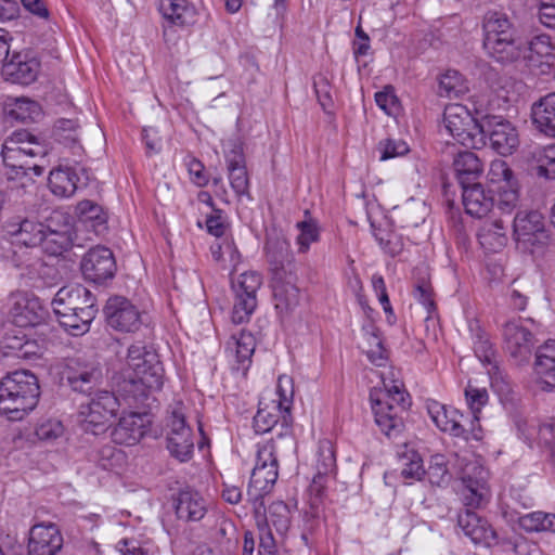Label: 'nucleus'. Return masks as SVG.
Segmentation results:
<instances>
[{
    "instance_id": "f257e3e1",
    "label": "nucleus",
    "mask_w": 555,
    "mask_h": 555,
    "mask_svg": "<svg viewBox=\"0 0 555 555\" xmlns=\"http://www.w3.org/2000/svg\"><path fill=\"white\" fill-rule=\"evenodd\" d=\"M163 384L164 369L158 354L141 343L128 348L126 366L113 377L114 387L130 408L144 404Z\"/></svg>"
},
{
    "instance_id": "f03ea898",
    "label": "nucleus",
    "mask_w": 555,
    "mask_h": 555,
    "mask_svg": "<svg viewBox=\"0 0 555 555\" xmlns=\"http://www.w3.org/2000/svg\"><path fill=\"white\" fill-rule=\"evenodd\" d=\"M52 306L60 324L75 336L86 333L98 313L95 297L80 284L60 288Z\"/></svg>"
},
{
    "instance_id": "7ed1b4c3",
    "label": "nucleus",
    "mask_w": 555,
    "mask_h": 555,
    "mask_svg": "<svg viewBox=\"0 0 555 555\" xmlns=\"http://www.w3.org/2000/svg\"><path fill=\"white\" fill-rule=\"evenodd\" d=\"M482 28L483 48L490 57L502 64L520 60L524 40L507 14L489 11L483 17Z\"/></svg>"
},
{
    "instance_id": "20e7f679",
    "label": "nucleus",
    "mask_w": 555,
    "mask_h": 555,
    "mask_svg": "<svg viewBox=\"0 0 555 555\" xmlns=\"http://www.w3.org/2000/svg\"><path fill=\"white\" fill-rule=\"evenodd\" d=\"M40 387L35 374L15 371L0 382V412L11 420H22L39 401Z\"/></svg>"
},
{
    "instance_id": "39448f33",
    "label": "nucleus",
    "mask_w": 555,
    "mask_h": 555,
    "mask_svg": "<svg viewBox=\"0 0 555 555\" xmlns=\"http://www.w3.org/2000/svg\"><path fill=\"white\" fill-rule=\"evenodd\" d=\"M384 391L375 398L371 393L372 409L375 422L380 430L389 438H397L404 429V415L411 405V399L402 385L384 382Z\"/></svg>"
},
{
    "instance_id": "423d86ee",
    "label": "nucleus",
    "mask_w": 555,
    "mask_h": 555,
    "mask_svg": "<svg viewBox=\"0 0 555 555\" xmlns=\"http://www.w3.org/2000/svg\"><path fill=\"white\" fill-rule=\"evenodd\" d=\"M23 138H27L26 130H16L2 144L1 156L4 166L9 169L7 175L10 179L26 177L30 173L40 177L46 169L47 146L35 145L27 152L21 151L18 143L24 142Z\"/></svg>"
},
{
    "instance_id": "0eeeda50",
    "label": "nucleus",
    "mask_w": 555,
    "mask_h": 555,
    "mask_svg": "<svg viewBox=\"0 0 555 555\" xmlns=\"http://www.w3.org/2000/svg\"><path fill=\"white\" fill-rule=\"evenodd\" d=\"M279 476V464L273 441L259 446L256 465L247 488V501L258 516L264 514V496L271 492Z\"/></svg>"
},
{
    "instance_id": "6e6552de",
    "label": "nucleus",
    "mask_w": 555,
    "mask_h": 555,
    "mask_svg": "<svg viewBox=\"0 0 555 555\" xmlns=\"http://www.w3.org/2000/svg\"><path fill=\"white\" fill-rule=\"evenodd\" d=\"M279 476V464L273 441L259 446L256 465L247 488V501L258 516L264 514V496L271 492Z\"/></svg>"
},
{
    "instance_id": "1a4fd4ad",
    "label": "nucleus",
    "mask_w": 555,
    "mask_h": 555,
    "mask_svg": "<svg viewBox=\"0 0 555 555\" xmlns=\"http://www.w3.org/2000/svg\"><path fill=\"white\" fill-rule=\"evenodd\" d=\"M122 403L130 408L117 390H98L90 402L80 408L85 430L94 435L102 433L117 415Z\"/></svg>"
},
{
    "instance_id": "9d476101",
    "label": "nucleus",
    "mask_w": 555,
    "mask_h": 555,
    "mask_svg": "<svg viewBox=\"0 0 555 555\" xmlns=\"http://www.w3.org/2000/svg\"><path fill=\"white\" fill-rule=\"evenodd\" d=\"M513 236L518 247L530 254L542 251L551 242L545 220L537 210L516 214L513 222Z\"/></svg>"
},
{
    "instance_id": "9b49d317",
    "label": "nucleus",
    "mask_w": 555,
    "mask_h": 555,
    "mask_svg": "<svg viewBox=\"0 0 555 555\" xmlns=\"http://www.w3.org/2000/svg\"><path fill=\"white\" fill-rule=\"evenodd\" d=\"M443 121L450 134L463 146L476 150L483 147L480 119L473 117L465 106L460 104L448 106L443 114Z\"/></svg>"
},
{
    "instance_id": "f8f14e48",
    "label": "nucleus",
    "mask_w": 555,
    "mask_h": 555,
    "mask_svg": "<svg viewBox=\"0 0 555 555\" xmlns=\"http://www.w3.org/2000/svg\"><path fill=\"white\" fill-rule=\"evenodd\" d=\"M262 285V278L259 273L249 271L231 281V287L234 294L232 321L235 324H242L250 319L257 308V293Z\"/></svg>"
},
{
    "instance_id": "ddd939ff",
    "label": "nucleus",
    "mask_w": 555,
    "mask_h": 555,
    "mask_svg": "<svg viewBox=\"0 0 555 555\" xmlns=\"http://www.w3.org/2000/svg\"><path fill=\"white\" fill-rule=\"evenodd\" d=\"M491 188L489 193L494 196V206L502 215H509L519 202L518 191L513 181L514 175L505 162H493L489 171Z\"/></svg>"
},
{
    "instance_id": "4468645a",
    "label": "nucleus",
    "mask_w": 555,
    "mask_h": 555,
    "mask_svg": "<svg viewBox=\"0 0 555 555\" xmlns=\"http://www.w3.org/2000/svg\"><path fill=\"white\" fill-rule=\"evenodd\" d=\"M480 127L483 134V146L489 138L490 144L500 155L513 154L519 145L516 128L501 116L486 115L480 118Z\"/></svg>"
},
{
    "instance_id": "2eb2a0df",
    "label": "nucleus",
    "mask_w": 555,
    "mask_h": 555,
    "mask_svg": "<svg viewBox=\"0 0 555 555\" xmlns=\"http://www.w3.org/2000/svg\"><path fill=\"white\" fill-rule=\"evenodd\" d=\"M266 250L272 286L296 284L297 275L289 245L283 240H271L267 242Z\"/></svg>"
},
{
    "instance_id": "dca6fc26",
    "label": "nucleus",
    "mask_w": 555,
    "mask_h": 555,
    "mask_svg": "<svg viewBox=\"0 0 555 555\" xmlns=\"http://www.w3.org/2000/svg\"><path fill=\"white\" fill-rule=\"evenodd\" d=\"M167 448L171 455L181 462L188 461L194 448L193 435L186 425L182 403L172 409L168 422Z\"/></svg>"
},
{
    "instance_id": "f3484780",
    "label": "nucleus",
    "mask_w": 555,
    "mask_h": 555,
    "mask_svg": "<svg viewBox=\"0 0 555 555\" xmlns=\"http://www.w3.org/2000/svg\"><path fill=\"white\" fill-rule=\"evenodd\" d=\"M64 378L74 391L91 395L92 390L102 383L103 374L99 364L80 358L68 359Z\"/></svg>"
},
{
    "instance_id": "a211bd4d",
    "label": "nucleus",
    "mask_w": 555,
    "mask_h": 555,
    "mask_svg": "<svg viewBox=\"0 0 555 555\" xmlns=\"http://www.w3.org/2000/svg\"><path fill=\"white\" fill-rule=\"evenodd\" d=\"M107 324L119 332H135L142 325L141 312L124 296L108 298L104 307Z\"/></svg>"
},
{
    "instance_id": "6ab92c4d",
    "label": "nucleus",
    "mask_w": 555,
    "mask_h": 555,
    "mask_svg": "<svg viewBox=\"0 0 555 555\" xmlns=\"http://www.w3.org/2000/svg\"><path fill=\"white\" fill-rule=\"evenodd\" d=\"M506 350L516 365L527 364L534 347V337L519 321L511 320L503 325Z\"/></svg>"
},
{
    "instance_id": "aec40b11",
    "label": "nucleus",
    "mask_w": 555,
    "mask_h": 555,
    "mask_svg": "<svg viewBox=\"0 0 555 555\" xmlns=\"http://www.w3.org/2000/svg\"><path fill=\"white\" fill-rule=\"evenodd\" d=\"M80 269L86 280L102 284L115 275L116 262L114 255L107 247L96 246L91 248L82 257Z\"/></svg>"
},
{
    "instance_id": "412c9836",
    "label": "nucleus",
    "mask_w": 555,
    "mask_h": 555,
    "mask_svg": "<svg viewBox=\"0 0 555 555\" xmlns=\"http://www.w3.org/2000/svg\"><path fill=\"white\" fill-rule=\"evenodd\" d=\"M488 472L476 464L467 466L462 477V498L464 505L480 508L490 500V489L487 482Z\"/></svg>"
},
{
    "instance_id": "4be33fe9",
    "label": "nucleus",
    "mask_w": 555,
    "mask_h": 555,
    "mask_svg": "<svg viewBox=\"0 0 555 555\" xmlns=\"http://www.w3.org/2000/svg\"><path fill=\"white\" fill-rule=\"evenodd\" d=\"M63 535L53 522H40L29 530L28 555H57L63 547Z\"/></svg>"
},
{
    "instance_id": "5701e85b",
    "label": "nucleus",
    "mask_w": 555,
    "mask_h": 555,
    "mask_svg": "<svg viewBox=\"0 0 555 555\" xmlns=\"http://www.w3.org/2000/svg\"><path fill=\"white\" fill-rule=\"evenodd\" d=\"M44 224L26 216L14 215L4 223V230L15 243L36 247L44 240Z\"/></svg>"
},
{
    "instance_id": "b1692460",
    "label": "nucleus",
    "mask_w": 555,
    "mask_h": 555,
    "mask_svg": "<svg viewBox=\"0 0 555 555\" xmlns=\"http://www.w3.org/2000/svg\"><path fill=\"white\" fill-rule=\"evenodd\" d=\"M524 47L520 59L526 60L530 66H545L547 70L542 68L541 72L555 76V47L548 36L540 35L529 42L524 40Z\"/></svg>"
},
{
    "instance_id": "393cba45",
    "label": "nucleus",
    "mask_w": 555,
    "mask_h": 555,
    "mask_svg": "<svg viewBox=\"0 0 555 555\" xmlns=\"http://www.w3.org/2000/svg\"><path fill=\"white\" fill-rule=\"evenodd\" d=\"M39 62L27 53L14 52L2 64V75L13 83L29 85L37 78Z\"/></svg>"
},
{
    "instance_id": "a878e982",
    "label": "nucleus",
    "mask_w": 555,
    "mask_h": 555,
    "mask_svg": "<svg viewBox=\"0 0 555 555\" xmlns=\"http://www.w3.org/2000/svg\"><path fill=\"white\" fill-rule=\"evenodd\" d=\"M533 371L542 391L555 390V340H547L537 349Z\"/></svg>"
},
{
    "instance_id": "bb28decb",
    "label": "nucleus",
    "mask_w": 555,
    "mask_h": 555,
    "mask_svg": "<svg viewBox=\"0 0 555 555\" xmlns=\"http://www.w3.org/2000/svg\"><path fill=\"white\" fill-rule=\"evenodd\" d=\"M230 184L237 196L249 195V179L246 169L243 142L235 140L225 155Z\"/></svg>"
},
{
    "instance_id": "cd10ccee",
    "label": "nucleus",
    "mask_w": 555,
    "mask_h": 555,
    "mask_svg": "<svg viewBox=\"0 0 555 555\" xmlns=\"http://www.w3.org/2000/svg\"><path fill=\"white\" fill-rule=\"evenodd\" d=\"M146 415L131 412L119 418L112 431L113 440L118 444L133 446L146 433Z\"/></svg>"
},
{
    "instance_id": "c85d7f7f",
    "label": "nucleus",
    "mask_w": 555,
    "mask_h": 555,
    "mask_svg": "<svg viewBox=\"0 0 555 555\" xmlns=\"http://www.w3.org/2000/svg\"><path fill=\"white\" fill-rule=\"evenodd\" d=\"M457 525L476 544L483 543L490 545L496 539L495 531L487 520L481 518L470 508H466L457 516Z\"/></svg>"
},
{
    "instance_id": "c756f323",
    "label": "nucleus",
    "mask_w": 555,
    "mask_h": 555,
    "mask_svg": "<svg viewBox=\"0 0 555 555\" xmlns=\"http://www.w3.org/2000/svg\"><path fill=\"white\" fill-rule=\"evenodd\" d=\"M428 413L440 430L449 433L454 437H462L466 440L468 439L467 430L462 424L464 416L457 410L447 408L446 405L435 401L428 405Z\"/></svg>"
},
{
    "instance_id": "7c9ffc66",
    "label": "nucleus",
    "mask_w": 555,
    "mask_h": 555,
    "mask_svg": "<svg viewBox=\"0 0 555 555\" xmlns=\"http://www.w3.org/2000/svg\"><path fill=\"white\" fill-rule=\"evenodd\" d=\"M462 197L466 212L473 217L482 218L495 211L494 195L486 193L478 182L462 186Z\"/></svg>"
},
{
    "instance_id": "2f4dec72",
    "label": "nucleus",
    "mask_w": 555,
    "mask_h": 555,
    "mask_svg": "<svg viewBox=\"0 0 555 555\" xmlns=\"http://www.w3.org/2000/svg\"><path fill=\"white\" fill-rule=\"evenodd\" d=\"M507 220L496 218L495 211L486 220L479 230L478 238L483 248L489 251H499L507 245Z\"/></svg>"
},
{
    "instance_id": "473e14b6",
    "label": "nucleus",
    "mask_w": 555,
    "mask_h": 555,
    "mask_svg": "<svg viewBox=\"0 0 555 555\" xmlns=\"http://www.w3.org/2000/svg\"><path fill=\"white\" fill-rule=\"evenodd\" d=\"M531 116L533 125L541 133L555 138V92L534 102Z\"/></svg>"
},
{
    "instance_id": "72a5a7b5",
    "label": "nucleus",
    "mask_w": 555,
    "mask_h": 555,
    "mask_svg": "<svg viewBox=\"0 0 555 555\" xmlns=\"http://www.w3.org/2000/svg\"><path fill=\"white\" fill-rule=\"evenodd\" d=\"M254 515L257 521V527L259 529V535L262 534V532L271 531V527H273L281 534L286 532L289 528V509L287 505L282 501L272 503L268 511L264 507L263 516H258L255 513Z\"/></svg>"
},
{
    "instance_id": "f704fd0d",
    "label": "nucleus",
    "mask_w": 555,
    "mask_h": 555,
    "mask_svg": "<svg viewBox=\"0 0 555 555\" xmlns=\"http://www.w3.org/2000/svg\"><path fill=\"white\" fill-rule=\"evenodd\" d=\"M453 168L461 188L476 183L483 171L481 160L470 151L459 152L454 157Z\"/></svg>"
},
{
    "instance_id": "c9c22d12",
    "label": "nucleus",
    "mask_w": 555,
    "mask_h": 555,
    "mask_svg": "<svg viewBox=\"0 0 555 555\" xmlns=\"http://www.w3.org/2000/svg\"><path fill=\"white\" fill-rule=\"evenodd\" d=\"M13 321L21 327L37 326L46 321L48 311L37 298L16 301L11 309Z\"/></svg>"
},
{
    "instance_id": "e433bc0d",
    "label": "nucleus",
    "mask_w": 555,
    "mask_h": 555,
    "mask_svg": "<svg viewBox=\"0 0 555 555\" xmlns=\"http://www.w3.org/2000/svg\"><path fill=\"white\" fill-rule=\"evenodd\" d=\"M207 512L205 500L198 492L184 490L176 500V514L178 518L186 521H198Z\"/></svg>"
},
{
    "instance_id": "4c0bfd02",
    "label": "nucleus",
    "mask_w": 555,
    "mask_h": 555,
    "mask_svg": "<svg viewBox=\"0 0 555 555\" xmlns=\"http://www.w3.org/2000/svg\"><path fill=\"white\" fill-rule=\"evenodd\" d=\"M78 176L72 167H59L49 175L48 184L51 192L61 197H69L75 194L78 185Z\"/></svg>"
},
{
    "instance_id": "58836bf2",
    "label": "nucleus",
    "mask_w": 555,
    "mask_h": 555,
    "mask_svg": "<svg viewBox=\"0 0 555 555\" xmlns=\"http://www.w3.org/2000/svg\"><path fill=\"white\" fill-rule=\"evenodd\" d=\"M160 10L165 18L179 26H189L196 21L194 7L185 0H162Z\"/></svg>"
},
{
    "instance_id": "ea45409f",
    "label": "nucleus",
    "mask_w": 555,
    "mask_h": 555,
    "mask_svg": "<svg viewBox=\"0 0 555 555\" xmlns=\"http://www.w3.org/2000/svg\"><path fill=\"white\" fill-rule=\"evenodd\" d=\"M361 348L373 364L377 366L385 365L387 361L386 350L383 347L378 331L373 324L363 326Z\"/></svg>"
},
{
    "instance_id": "a19ab883",
    "label": "nucleus",
    "mask_w": 555,
    "mask_h": 555,
    "mask_svg": "<svg viewBox=\"0 0 555 555\" xmlns=\"http://www.w3.org/2000/svg\"><path fill=\"white\" fill-rule=\"evenodd\" d=\"M76 214L81 223L91 227L95 233L106 230L107 214L96 203L85 199L76 206Z\"/></svg>"
},
{
    "instance_id": "79ce46f5",
    "label": "nucleus",
    "mask_w": 555,
    "mask_h": 555,
    "mask_svg": "<svg viewBox=\"0 0 555 555\" xmlns=\"http://www.w3.org/2000/svg\"><path fill=\"white\" fill-rule=\"evenodd\" d=\"M8 115L22 122L36 121L42 116V109L38 102L28 98L11 99L7 104Z\"/></svg>"
},
{
    "instance_id": "37998d69",
    "label": "nucleus",
    "mask_w": 555,
    "mask_h": 555,
    "mask_svg": "<svg viewBox=\"0 0 555 555\" xmlns=\"http://www.w3.org/2000/svg\"><path fill=\"white\" fill-rule=\"evenodd\" d=\"M531 159L538 177L555 180V144L535 147Z\"/></svg>"
},
{
    "instance_id": "c03bdc74",
    "label": "nucleus",
    "mask_w": 555,
    "mask_h": 555,
    "mask_svg": "<svg viewBox=\"0 0 555 555\" xmlns=\"http://www.w3.org/2000/svg\"><path fill=\"white\" fill-rule=\"evenodd\" d=\"M275 309L280 313L293 311L299 304V288L296 284L272 286Z\"/></svg>"
},
{
    "instance_id": "a18cd8bd",
    "label": "nucleus",
    "mask_w": 555,
    "mask_h": 555,
    "mask_svg": "<svg viewBox=\"0 0 555 555\" xmlns=\"http://www.w3.org/2000/svg\"><path fill=\"white\" fill-rule=\"evenodd\" d=\"M467 91V82L457 70H448L440 77L438 90L440 96L456 99Z\"/></svg>"
},
{
    "instance_id": "49530a36",
    "label": "nucleus",
    "mask_w": 555,
    "mask_h": 555,
    "mask_svg": "<svg viewBox=\"0 0 555 555\" xmlns=\"http://www.w3.org/2000/svg\"><path fill=\"white\" fill-rule=\"evenodd\" d=\"M327 478L315 475L308 488L309 509L305 512V516L311 519L319 518L321 505L325 496Z\"/></svg>"
},
{
    "instance_id": "de8ad7c7",
    "label": "nucleus",
    "mask_w": 555,
    "mask_h": 555,
    "mask_svg": "<svg viewBox=\"0 0 555 555\" xmlns=\"http://www.w3.org/2000/svg\"><path fill=\"white\" fill-rule=\"evenodd\" d=\"M327 478L315 475L308 488L309 509L305 512V516L311 519L319 518L321 505L325 496Z\"/></svg>"
},
{
    "instance_id": "09e8293b",
    "label": "nucleus",
    "mask_w": 555,
    "mask_h": 555,
    "mask_svg": "<svg viewBox=\"0 0 555 555\" xmlns=\"http://www.w3.org/2000/svg\"><path fill=\"white\" fill-rule=\"evenodd\" d=\"M255 347V338L250 333L241 332L238 337L233 335L228 341V349L235 353L237 362L240 363H245L250 360Z\"/></svg>"
},
{
    "instance_id": "8fccbe9b",
    "label": "nucleus",
    "mask_w": 555,
    "mask_h": 555,
    "mask_svg": "<svg viewBox=\"0 0 555 555\" xmlns=\"http://www.w3.org/2000/svg\"><path fill=\"white\" fill-rule=\"evenodd\" d=\"M520 525L527 531H550L555 533V514L533 512L522 516Z\"/></svg>"
},
{
    "instance_id": "3c124183",
    "label": "nucleus",
    "mask_w": 555,
    "mask_h": 555,
    "mask_svg": "<svg viewBox=\"0 0 555 555\" xmlns=\"http://www.w3.org/2000/svg\"><path fill=\"white\" fill-rule=\"evenodd\" d=\"M401 475L405 479L421 480L425 475L423 467V460L421 455L414 450H406L400 455Z\"/></svg>"
},
{
    "instance_id": "603ef678",
    "label": "nucleus",
    "mask_w": 555,
    "mask_h": 555,
    "mask_svg": "<svg viewBox=\"0 0 555 555\" xmlns=\"http://www.w3.org/2000/svg\"><path fill=\"white\" fill-rule=\"evenodd\" d=\"M474 351L476 357L492 369H498L496 352L490 343L488 336L480 330L475 335Z\"/></svg>"
},
{
    "instance_id": "864d4df0",
    "label": "nucleus",
    "mask_w": 555,
    "mask_h": 555,
    "mask_svg": "<svg viewBox=\"0 0 555 555\" xmlns=\"http://www.w3.org/2000/svg\"><path fill=\"white\" fill-rule=\"evenodd\" d=\"M77 128L75 120L60 119L54 127V135L60 143L73 147L78 142Z\"/></svg>"
},
{
    "instance_id": "5fc2aeb1",
    "label": "nucleus",
    "mask_w": 555,
    "mask_h": 555,
    "mask_svg": "<svg viewBox=\"0 0 555 555\" xmlns=\"http://www.w3.org/2000/svg\"><path fill=\"white\" fill-rule=\"evenodd\" d=\"M425 474L428 476V479L431 485L441 486L447 483L450 479L447 463L444 456L441 454H436L431 457L430 464Z\"/></svg>"
},
{
    "instance_id": "6e6d98bb",
    "label": "nucleus",
    "mask_w": 555,
    "mask_h": 555,
    "mask_svg": "<svg viewBox=\"0 0 555 555\" xmlns=\"http://www.w3.org/2000/svg\"><path fill=\"white\" fill-rule=\"evenodd\" d=\"M39 246H42V248L51 255H60L67 249L68 237L65 233L47 230L44 227V240Z\"/></svg>"
},
{
    "instance_id": "4d7b16f0",
    "label": "nucleus",
    "mask_w": 555,
    "mask_h": 555,
    "mask_svg": "<svg viewBox=\"0 0 555 555\" xmlns=\"http://www.w3.org/2000/svg\"><path fill=\"white\" fill-rule=\"evenodd\" d=\"M64 433L62 423L57 420H46L38 424L36 436L43 441H52L61 437Z\"/></svg>"
},
{
    "instance_id": "13d9d810",
    "label": "nucleus",
    "mask_w": 555,
    "mask_h": 555,
    "mask_svg": "<svg viewBox=\"0 0 555 555\" xmlns=\"http://www.w3.org/2000/svg\"><path fill=\"white\" fill-rule=\"evenodd\" d=\"M465 397L469 409L474 413L475 418H477L476 414L480 412L481 408L488 402L489 396L487 389L477 388L468 384L465 388Z\"/></svg>"
},
{
    "instance_id": "bf43d9fd",
    "label": "nucleus",
    "mask_w": 555,
    "mask_h": 555,
    "mask_svg": "<svg viewBox=\"0 0 555 555\" xmlns=\"http://www.w3.org/2000/svg\"><path fill=\"white\" fill-rule=\"evenodd\" d=\"M375 101L387 115H395L399 108V101L391 86H386L383 91L377 92Z\"/></svg>"
},
{
    "instance_id": "052dcab7",
    "label": "nucleus",
    "mask_w": 555,
    "mask_h": 555,
    "mask_svg": "<svg viewBox=\"0 0 555 555\" xmlns=\"http://www.w3.org/2000/svg\"><path fill=\"white\" fill-rule=\"evenodd\" d=\"M276 423L278 414L266 409H259L254 416V428L257 434H264L271 430Z\"/></svg>"
},
{
    "instance_id": "680f3d73",
    "label": "nucleus",
    "mask_w": 555,
    "mask_h": 555,
    "mask_svg": "<svg viewBox=\"0 0 555 555\" xmlns=\"http://www.w3.org/2000/svg\"><path fill=\"white\" fill-rule=\"evenodd\" d=\"M297 225L300 229V234L297 237L299 251L306 253L309 249L310 244L317 241L318 231L313 224L307 221H301Z\"/></svg>"
},
{
    "instance_id": "e2e57ef3",
    "label": "nucleus",
    "mask_w": 555,
    "mask_h": 555,
    "mask_svg": "<svg viewBox=\"0 0 555 555\" xmlns=\"http://www.w3.org/2000/svg\"><path fill=\"white\" fill-rule=\"evenodd\" d=\"M313 86L319 103L321 104L322 108L326 111L333 104L327 79L319 75L317 78H314Z\"/></svg>"
},
{
    "instance_id": "0e129e2a",
    "label": "nucleus",
    "mask_w": 555,
    "mask_h": 555,
    "mask_svg": "<svg viewBox=\"0 0 555 555\" xmlns=\"http://www.w3.org/2000/svg\"><path fill=\"white\" fill-rule=\"evenodd\" d=\"M335 468V456L333 451L327 448L326 452L323 450L320 452V460L317 464V474L318 476L327 478L328 474L332 473Z\"/></svg>"
},
{
    "instance_id": "69168bd1",
    "label": "nucleus",
    "mask_w": 555,
    "mask_h": 555,
    "mask_svg": "<svg viewBox=\"0 0 555 555\" xmlns=\"http://www.w3.org/2000/svg\"><path fill=\"white\" fill-rule=\"evenodd\" d=\"M433 289L429 283L423 281L415 286L414 296L430 312L435 308L433 296Z\"/></svg>"
},
{
    "instance_id": "338daca9",
    "label": "nucleus",
    "mask_w": 555,
    "mask_h": 555,
    "mask_svg": "<svg viewBox=\"0 0 555 555\" xmlns=\"http://www.w3.org/2000/svg\"><path fill=\"white\" fill-rule=\"evenodd\" d=\"M539 439L551 448V457L555 465V424H543L540 426Z\"/></svg>"
},
{
    "instance_id": "774afa93",
    "label": "nucleus",
    "mask_w": 555,
    "mask_h": 555,
    "mask_svg": "<svg viewBox=\"0 0 555 555\" xmlns=\"http://www.w3.org/2000/svg\"><path fill=\"white\" fill-rule=\"evenodd\" d=\"M214 211L215 214L206 218V227L210 234L215 235L216 237H220L224 233L225 224L222 221L221 210L215 209Z\"/></svg>"
}]
</instances>
